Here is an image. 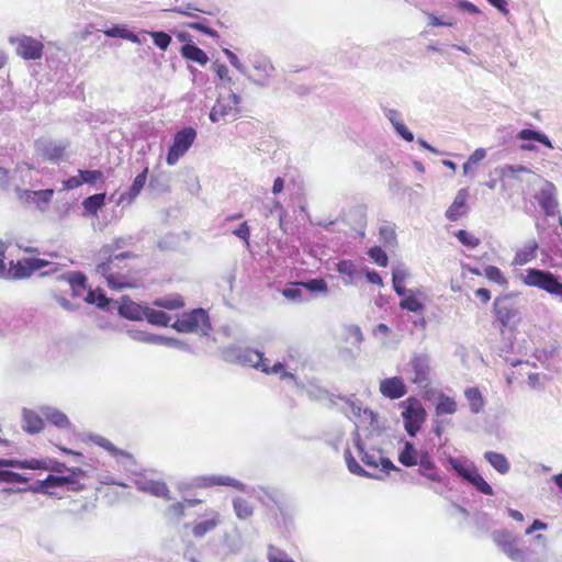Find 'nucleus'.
<instances>
[{"mask_svg": "<svg viewBox=\"0 0 562 562\" xmlns=\"http://www.w3.org/2000/svg\"><path fill=\"white\" fill-rule=\"evenodd\" d=\"M130 257V252H124L110 257L97 266V273L105 279L109 288L122 290L137 286V270L126 261Z\"/></svg>", "mask_w": 562, "mask_h": 562, "instance_id": "obj_1", "label": "nucleus"}, {"mask_svg": "<svg viewBox=\"0 0 562 562\" xmlns=\"http://www.w3.org/2000/svg\"><path fill=\"white\" fill-rule=\"evenodd\" d=\"M527 286L538 288L551 295L562 297V282L550 271L529 268L521 277Z\"/></svg>", "mask_w": 562, "mask_h": 562, "instance_id": "obj_2", "label": "nucleus"}, {"mask_svg": "<svg viewBox=\"0 0 562 562\" xmlns=\"http://www.w3.org/2000/svg\"><path fill=\"white\" fill-rule=\"evenodd\" d=\"M404 428L411 437H415L426 420V409L415 396H409L401 403Z\"/></svg>", "mask_w": 562, "mask_h": 562, "instance_id": "obj_3", "label": "nucleus"}, {"mask_svg": "<svg viewBox=\"0 0 562 562\" xmlns=\"http://www.w3.org/2000/svg\"><path fill=\"white\" fill-rule=\"evenodd\" d=\"M87 475V472L80 468H70L68 475H48L46 479L38 481V487H34L33 491L49 493L50 487H61L67 485L69 491L79 492L85 488V485L79 482V477Z\"/></svg>", "mask_w": 562, "mask_h": 562, "instance_id": "obj_4", "label": "nucleus"}, {"mask_svg": "<svg viewBox=\"0 0 562 562\" xmlns=\"http://www.w3.org/2000/svg\"><path fill=\"white\" fill-rule=\"evenodd\" d=\"M50 260L43 258H23L16 261H10L9 268L4 263V272L0 277L9 278L13 280L27 279L33 276L36 271L49 266Z\"/></svg>", "mask_w": 562, "mask_h": 562, "instance_id": "obj_5", "label": "nucleus"}, {"mask_svg": "<svg viewBox=\"0 0 562 562\" xmlns=\"http://www.w3.org/2000/svg\"><path fill=\"white\" fill-rule=\"evenodd\" d=\"M196 138V132L193 127H184L178 131L172 139V144L168 149L166 161L169 166H173L186 155Z\"/></svg>", "mask_w": 562, "mask_h": 562, "instance_id": "obj_6", "label": "nucleus"}, {"mask_svg": "<svg viewBox=\"0 0 562 562\" xmlns=\"http://www.w3.org/2000/svg\"><path fill=\"white\" fill-rule=\"evenodd\" d=\"M209 315L203 308L183 313L171 327L179 333H194L209 327Z\"/></svg>", "mask_w": 562, "mask_h": 562, "instance_id": "obj_7", "label": "nucleus"}, {"mask_svg": "<svg viewBox=\"0 0 562 562\" xmlns=\"http://www.w3.org/2000/svg\"><path fill=\"white\" fill-rule=\"evenodd\" d=\"M240 98L238 94L231 92L227 97L216 100L213 105L210 120L212 122L226 121L227 119H236L239 114Z\"/></svg>", "mask_w": 562, "mask_h": 562, "instance_id": "obj_8", "label": "nucleus"}, {"mask_svg": "<svg viewBox=\"0 0 562 562\" xmlns=\"http://www.w3.org/2000/svg\"><path fill=\"white\" fill-rule=\"evenodd\" d=\"M493 310L497 321L504 327L518 318L519 315V308L514 300L513 293H506L497 296L494 300Z\"/></svg>", "mask_w": 562, "mask_h": 562, "instance_id": "obj_9", "label": "nucleus"}, {"mask_svg": "<svg viewBox=\"0 0 562 562\" xmlns=\"http://www.w3.org/2000/svg\"><path fill=\"white\" fill-rule=\"evenodd\" d=\"M493 540L513 561L527 562L526 551L518 547L517 538L512 532L507 530L495 531Z\"/></svg>", "mask_w": 562, "mask_h": 562, "instance_id": "obj_10", "label": "nucleus"}, {"mask_svg": "<svg viewBox=\"0 0 562 562\" xmlns=\"http://www.w3.org/2000/svg\"><path fill=\"white\" fill-rule=\"evenodd\" d=\"M10 42L15 45L16 54L23 59L35 60L43 55L44 45L36 38L23 35L11 38Z\"/></svg>", "mask_w": 562, "mask_h": 562, "instance_id": "obj_11", "label": "nucleus"}, {"mask_svg": "<svg viewBox=\"0 0 562 562\" xmlns=\"http://www.w3.org/2000/svg\"><path fill=\"white\" fill-rule=\"evenodd\" d=\"M356 447L359 451V457L361 461L372 470H381L383 472L389 473L391 470L398 469L392 463V461L387 458H383L379 451H367L364 450L360 440L356 442Z\"/></svg>", "mask_w": 562, "mask_h": 562, "instance_id": "obj_12", "label": "nucleus"}, {"mask_svg": "<svg viewBox=\"0 0 562 562\" xmlns=\"http://www.w3.org/2000/svg\"><path fill=\"white\" fill-rule=\"evenodd\" d=\"M379 390L384 397L398 400L407 393V387L400 376L381 380Z\"/></svg>", "mask_w": 562, "mask_h": 562, "instance_id": "obj_13", "label": "nucleus"}, {"mask_svg": "<svg viewBox=\"0 0 562 562\" xmlns=\"http://www.w3.org/2000/svg\"><path fill=\"white\" fill-rule=\"evenodd\" d=\"M205 519L199 522H195L192 526V535L195 538H202L209 532L216 529L222 524V518L218 512L209 509L205 513Z\"/></svg>", "mask_w": 562, "mask_h": 562, "instance_id": "obj_14", "label": "nucleus"}, {"mask_svg": "<svg viewBox=\"0 0 562 562\" xmlns=\"http://www.w3.org/2000/svg\"><path fill=\"white\" fill-rule=\"evenodd\" d=\"M413 371L412 382L419 386H427L429 382V364L424 356H415L411 360Z\"/></svg>", "mask_w": 562, "mask_h": 562, "instance_id": "obj_15", "label": "nucleus"}, {"mask_svg": "<svg viewBox=\"0 0 562 562\" xmlns=\"http://www.w3.org/2000/svg\"><path fill=\"white\" fill-rule=\"evenodd\" d=\"M23 469L27 470H43V471H49V472H64L68 471L69 469L66 467L65 463L55 460V459H29L23 460Z\"/></svg>", "mask_w": 562, "mask_h": 562, "instance_id": "obj_16", "label": "nucleus"}, {"mask_svg": "<svg viewBox=\"0 0 562 562\" xmlns=\"http://www.w3.org/2000/svg\"><path fill=\"white\" fill-rule=\"evenodd\" d=\"M469 198L468 189H460L449 209L446 211V217L449 221H457L461 216L465 215L468 211L467 201Z\"/></svg>", "mask_w": 562, "mask_h": 562, "instance_id": "obj_17", "label": "nucleus"}, {"mask_svg": "<svg viewBox=\"0 0 562 562\" xmlns=\"http://www.w3.org/2000/svg\"><path fill=\"white\" fill-rule=\"evenodd\" d=\"M417 464L419 465L418 471L423 476L427 477L432 482L441 481L437 467L427 451L420 452Z\"/></svg>", "mask_w": 562, "mask_h": 562, "instance_id": "obj_18", "label": "nucleus"}, {"mask_svg": "<svg viewBox=\"0 0 562 562\" xmlns=\"http://www.w3.org/2000/svg\"><path fill=\"white\" fill-rule=\"evenodd\" d=\"M251 356L256 358V361H254V368L261 370L266 374L280 373L282 376L292 375L284 371V366L281 362L269 366L268 359L263 357L262 352L255 350L251 352Z\"/></svg>", "mask_w": 562, "mask_h": 562, "instance_id": "obj_19", "label": "nucleus"}, {"mask_svg": "<svg viewBox=\"0 0 562 562\" xmlns=\"http://www.w3.org/2000/svg\"><path fill=\"white\" fill-rule=\"evenodd\" d=\"M181 56L188 60L205 66L209 63L207 54L195 44H184L180 49Z\"/></svg>", "mask_w": 562, "mask_h": 562, "instance_id": "obj_20", "label": "nucleus"}, {"mask_svg": "<svg viewBox=\"0 0 562 562\" xmlns=\"http://www.w3.org/2000/svg\"><path fill=\"white\" fill-rule=\"evenodd\" d=\"M61 278L70 285L74 296H80L87 290V277L81 272H68Z\"/></svg>", "mask_w": 562, "mask_h": 562, "instance_id": "obj_21", "label": "nucleus"}, {"mask_svg": "<svg viewBox=\"0 0 562 562\" xmlns=\"http://www.w3.org/2000/svg\"><path fill=\"white\" fill-rule=\"evenodd\" d=\"M41 155L49 161L60 160L66 153V145L48 142L41 146Z\"/></svg>", "mask_w": 562, "mask_h": 562, "instance_id": "obj_22", "label": "nucleus"}, {"mask_svg": "<svg viewBox=\"0 0 562 562\" xmlns=\"http://www.w3.org/2000/svg\"><path fill=\"white\" fill-rule=\"evenodd\" d=\"M458 411V404L454 398L441 393L438 396V403L435 407L436 417L443 415H453Z\"/></svg>", "mask_w": 562, "mask_h": 562, "instance_id": "obj_23", "label": "nucleus"}, {"mask_svg": "<svg viewBox=\"0 0 562 562\" xmlns=\"http://www.w3.org/2000/svg\"><path fill=\"white\" fill-rule=\"evenodd\" d=\"M419 454L412 442L405 441L403 449L398 453V461L404 467L411 468L417 464Z\"/></svg>", "mask_w": 562, "mask_h": 562, "instance_id": "obj_24", "label": "nucleus"}, {"mask_svg": "<svg viewBox=\"0 0 562 562\" xmlns=\"http://www.w3.org/2000/svg\"><path fill=\"white\" fill-rule=\"evenodd\" d=\"M23 420V429L27 434H37L44 428V420L38 414H36L33 411H24Z\"/></svg>", "mask_w": 562, "mask_h": 562, "instance_id": "obj_25", "label": "nucleus"}, {"mask_svg": "<svg viewBox=\"0 0 562 562\" xmlns=\"http://www.w3.org/2000/svg\"><path fill=\"white\" fill-rule=\"evenodd\" d=\"M538 202L547 215L555 214L559 204L551 189L541 190Z\"/></svg>", "mask_w": 562, "mask_h": 562, "instance_id": "obj_26", "label": "nucleus"}, {"mask_svg": "<svg viewBox=\"0 0 562 562\" xmlns=\"http://www.w3.org/2000/svg\"><path fill=\"white\" fill-rule=\"evenodd\" d=\"M484 458L498 473L506 474L509 471V462L504 454L486 451Z\"/></svg>", "mask_w": 562, "mask_h": 562, "instance_id": "obj_27", "label": "nucleus"}, {"mask_svg": "<svg viewBox=\"0 0 562 562\" xmlns=\"http://www.w3.org/2000/svg\"><path fill=\"white\" fill-rule=\"evenodd\" d=\"M153 304L157 307L176 311L184 306V300L180 294H172L169 296L156 299Z\"/></svg>", "mask_w": 562, "mask_h": 562, "instance_id": "obj_28", "label": "nucleus"}, {"mask_svg": "<svg viewBox=\"0 0 562 562\" xmlns=\"http://www.w3.org/2000/svg\"><path fill=\"white\" fill-rule=\"evenodd\" d=\"M537 248H538L537 243L532 241L525 248L517 250L514 256V259H513V265L524 266V265L530 262L536 257Z\"/></svg>", "mask_w": 562, "mask_h": 562, "instance_id": "obj_29", "label": "nucleus"}, {"mask_svg": "<svg viewBox=\"0 0 562 562\" xmlns=\"http://www.w3.org/2000/svg\"><path fill=\"white\" fill-rule=\"evenodd\" d=\"M120 313L128 319L142 321L144 319L145 307L135 302H128L121 305Z\"/></svg>", "mask_w": 562, "mask_h": 562, "instance_id": "obj_30", "label": "nucleus"}, {"mask_svg": "<svg viewBox=\"0 0 562 562\" xmlns=\"http://www.w3.org/2000/svg\"><path fill=\"white\" fill-rule=\"evenodd\" d=\"M144 318L151 325L166 327L169 325L170 316L158 310H154L150 307H145Z\"/></svg>", "mask_w": 562, "mask_h": 562, "instance_id": "obj_31", "label": "nucleus"}, {"mask_svg": "<svg viewBox=\"0 0 562 562\" xmlns=\"http://www.w3.org/2000/svg\"><path fill=\"white\" fill-rule=\"evenodd\" d=\"M517 137L522 140H537L550 149L553 148V145L549 137L546 134L538 131L524 128L517 134Z\"/></svg>", "mask_w": 562, "mask_h": 562, "instance_id": "obj_32", "label": "nucleus"}, {"mask_svg": "<svg viewBox=\"0 0 562 562\" xmlns=\"http://www.w3.org/2000/svg\"><path fill=\"white\" fill-rule=\"evenodd\" d=\"M464 395L473 413H479L482 411L484 406V400L477 387H470L465 390Z\"/></svg>", "mask_w": 562, "mask_h": 562, "instance_id": "obj_33", "label": "nucleus"}, {"mask_svg": "<svg viewBox=\"0 0 562 562\" xmlns=\"http://www.w3.org/2000/svg\"><path fill=\"white\" fill-rule=\"evenodd\" d=\"M467 482L472 484L480 493L484 495L491 496L494 494L492 486L483 479L476 469L472 471V474Z\"/></svg>", "mask_w": 562, "mask_h": 562, "instance_id": "obj_34", "label": "nucleus"}, {"mask_svg": "<svg viewBox=\"0 0 562 562\" xmlns=\"http://www.w3.org/2000/svg\"><path fill=\"white\" fill-rule=\"evenodd\" d=\"M105 203V193H98L86 198L82 202L85 210L91 214H97V212L104 205Z\"/></svg>", "mask_w": 562, "mask_h": 562, "instance_id": "obj_35", "label": "nucleus"}, {"mask_svg": "<svg viewBox=\"0 0 562 562\" xmlns=\"http://www.w3.org/2000/svg\"><path fill=\"white\" fill-rule=\"evenodd\" d=\"M484 276L491 281L501 286H507L508 280L502 272V270L496 266H486L484 268Z\"/></svg>", "mask_w": 562, "mask_h": 562, "instance_id": "obj_36", "label": "nucleus"}, {"mask_svg": "<svg viewBox=\"0 0 562 562\" xmlns=\"http://www.w3.org/2000/svg\"><path fill=\"white\" fill-rule=\"evenodd\" d=\"M148 171H149L148 167H145L144 170L139 175H137L136 178L134 179L132 186L128 189V193H127L131 200L135 199L143 190V188L146 183V180H147Z\"/></svg>", "mask_w": 562, "mask_h": 562, "instance_id": "obj_37", "label": "nucleus"}, {"mask_svg": "<svg viewBox=\"0 0 562 562\" xmlns=\"http://www.w3.org/2000/svg\"><path fill=\"white\" fill-rule=\"evenodd\" d=\"M146 490L154 496L161 497L167 501L171 499L170 490L165 482H150Z\"/></svg>", "mask_w": 562, "mask_h": 562, "instance_id": "obj_38", "label": "nucleus"}, {"mask_svg": "<svg viewBox=\"0 0 562 562\" xmlns=\"http://www.w3.org/2000/svg\"><path fill=\"white\" fill-rule=\"evenodd\" d=\"M85 300L90 304H95L99 307H105L109 304V299L103 293L102 290H91L87 291V295Z\"/></svg>", "mask_w": 562, "mask_h": 562, "instance_id": "obj_39", "label": "nucleus"}, {"mask_svg": "<svg viewBox=\"0 0 562 562\" xmlns=\"http://www.w3.org/2000/svg\"><path fill=\"white\" fill-rule=\"evenodd\" d=\"M212 70L217 76V78L226 86L233 85V79L229 76V69L228 67L220 61H214L212 65Z\"/></svg>", "mask_w": 562, "mask_h": 562, "instance_id": "obj_40", "label": "nucleus"}, {"mask_svg": "<svg viewBox=\"0 0 562 562\" xmlns=\"http://www.w3.org/2000/svg\"><path fill=\"white\" fill-rule=\"evenodd\" d=\"M449 463L453 468V470L464 480L468 481L470 475L472 474V471L475 470V467L473 465H467L464 462L456 459L450 458Z\"/></svg>", "mask_w": 562, "mask_h": 562, "instance_id": "obj_41", "label": "nucleus"}, {"mask_svg": "<svg viewBox=\"0 0 562 562\" xmlns=\"http://www.w3.org/2000/svg\"><path fill=\"white\" fill-rule=\"evenodd\" d=\"M380 239L389 246L396 245V232L395 226L391 224H386L380 227L379 229Z\"/></svg>", "mask_w": 562, "mask_h": 562, "instance_id": "obj_42", "label": "nucleus"}, {"mask_svg": "<svg viewBox=\"0 0 562 562\" xmlns=\"http://www.w3.org/2000/svg\"><path fill=\"white\" fill-rule=\"evenodd\" d=\"M456 237L462 245L472 249L476 248L481 243L479 237L474 236L465 229L458 231L456 233Z\"/></svg>", "mask_w": 562, "mask_h": 562, "instance_id": "obj_43", "label": "nucleus"}, {"mask_svg": "<svg viewBox=\"0 0 562 562\" xmlns=\"http://www.w3.org/2000/svg\"><path fill=\"white\" fill-rule=\"evenodd\" d=\"M47 420L59 427V428H68L70 426V420L68 417L60 411H52L46 415Z\"/></svg>", "mask_w": 562, "mask_h": 562, "instance_id": "obj_44", "label": "nucleus"}, {"mask_svg": "<svg viewBox=\"0 0 562 562\" xmlns=\"http://www.w3.org/2000/svg\"><path fill=\"white\" fill-rule=\"evenodd\" d=\"M234 509L238 518L246 519L252 515V507L244 498L234 501Z\"/></svg>", "mask_w": 562, "mask_h": 562, "instance_id": "obj_45", "label": "nucleus"}, {"mask_svg": "<svg viewBox=\"0 0 562 562\" xmlns=\"http://www.w3.org/2000/svg\"><path fill=\"white\" fill-rule=\"evenodd\" d=\"M348 470L358 475H370L368 472H366L360 464L356 461L355 457L352 456L351 451L349 449L345 450L344 453Z\"/></svg>", "mask_w": 562, "mask_h": 562, "instance_id": "obj_46", "label": "nucleus"}, {"mask_svg": "<svg viewBox=\"0 0 562 562\" xmlns=\"http://www.w3.org/2000/svg\"><path fill=\"white\" fill-rule=\"evenodd\" d=\"M368 255L380 267H386L389 263V258L385 251L379 246L371 247Z\"/></svg>", "mask_w": 562, "mask_h": 562, "instance_id": "obj_47", "label": "nucleus"}, {"mask_svg": "<svg viewBox=\"0 0 562 562\" xmlns=\"http://www.w3.org/2000/svg\"><path fill=\"white\" fill-rule=\"evenodd\" d=\"M97 445L105 449L108 452H110L114 457H126L130 458L131 454L124 450L117 449L110 440L106 438L100 437L97 440Z\"/></svg>", "mask_w": 562, "mask_h": 562, "instance_id": "obj_48", "label": "nucleus"}, {"mask_svg": "<svg viewBox=\"0 0 562 562\" xmlns=\"http://www.w3.org/2000/svg\"><path fill=\"white\" fill-rule=\"evenodd\" d=\"M97 445L105 449L108 452H110L114 457H126L130 458L131 454L124 450L117 449L110 440L106 438L100 437L97 440Z\"/></svg>", "mask_w": 562, "mask_h": 562, "instance_id": "obj_49", "label": "nucleus"}, {"mask_svg": "<svg viewBox=\"0 0 562 562\" xmlns=\"http://www.w3.org/2000/svg\"><path fill=\"white\" fill-rule=\"evenodd\" d=\"M154 44L162 50H166L171 43V36L165 32H150Z\"/></svg>", "mask_w": 562, "mask_h": 562, "instance_id": "obj_50", "label": "nucleus"}, {"mask_svg": "<svg viewBox=\"0 0 562 562\" xmlns=\"http://www.w3.org/2000/svg\"><path fill=\"white\" fill-rule=\"evenodd\" d=\"M27 477L13 471L0 470V482L5 483H26Z\"/></svg>", "mask_w": 562, "mask_h": 562, "instance_id": "obj_51", "label": "nucleus"}, {"mask_svg": "<svg viewBox=\"0 0 562 562\" xmlns=\"http://www.w3.org/2000/svg\"><path fill=\"white\" fill-rule=\"evenodd\" d=\"M268 560L269 562H295L284 551L273 546L268 548Z\"/></svg>", "mask_w": 562, "mask_h": 562, "instance_id": "obj_52", "label": "nucleus"}, {"mask_svg": "<svg viewBox=\"0 0 562 562\" xmlns=\"http://www.w3.org/2000/svg\"><path fill=\"white\" fill-rule=\"evenodd\" d=\"M82 183L94 184L103 180V172L101 170H79Z\"/></svg>", "mask_w": 562, "mask_h": 562, "instance_id": "obj_53", "label": "nucleus"}, {"mask_svg": "<svg viewBox=\"0 0 562 562\" xmlns=\"http://www.w3.org/2000/svg\"><path fill=\"white\" fill-rule=\"evenodd\" d=\"M530 172L525 166L518 165H506L502 168L501 175L503 178H516L519 173Z\"/></svg>", "mask_w": 562, "mask_h": 562, "instance_id": "obj_54", "label": "nucleus"}, {"mask_svg": "<svg viewBox=\"0 0 562 562\" xmlns=\"http://www.w3.org/2000/svg\"><path fill=\"white\" fill-rule=\"evenodd\" d=\"M188 27L192 29V30H195V31H199V32H202V33H204L206 35H210L212 37H218V33L215 30H213L210 26H207L206 21L204 19L195 21V22L188 23Z\"/></svg>", "mask_w": 562, "mask_h": 562, "instance_id": "obj_55", "label": "nucleus"}, {"mask_svg": "<svg viewBox=\"0 0 562 562\" xmlns=\"http://www.w3.org/2000/svg\"><path fill=\"white\" fill-rule=\"evenodd\" d=\"M400 306L403 308V310H407L409 312H420L423 311L424 308V305L420 301H418L416 297L414 296H407L405 299H403L400 303Z\"/></svg>", "mask_w": 562, "mask_h": 562, "instance_id": "obj_56", "label": "nucleus"}, {"mask_svg": "<svg viewBox=\"0 0 562 562\" xmlns=\"http://www.w3.org/2000/svg\"><path fill=\"white\" fill-rule=\"evenodd\" d=\"M297 284L306 288L310 291H319V292L327 291V284L323 279H312L306 282H300Z\"/></svg>", "mask_w": 562, "mask_h": 562, "instance_id": "obj_57", "label": "nucleus"}, {"mask_svg": "<svg viewBox=\"0 0 562 562\" xmlns=\"http://www.w3.org/2000/svg\"><path fill=\"white\" fill-rule=\"evenodd\" d=\"M187 505L184 501L171 504L168 507V514L175 519H181L186 515Z\"/></svg>", "mask_w": 562, "mask_h": 562, "instance_id": "obj_58", "label": "nucleus"}, {"mask_svg": "<svg viewBox=\"0 0 562 562\" xmlns=\"http://www.w3.org/2000/svg\"><path fill=\"white\" fill-rule=\"evenodd\" d=\"M171 11L176 12L178 14H181V15H187V16H192V18L196 16L194 12L210 13L209 11H205L203 9H199V8L194 7L191 3H188L184 7L175 8Z\"/></svg>", "mask_w": 562, "mask_h": 562, "instance_id": "obj_59", "label": "nucleus"}, {"mask_svg": "<svg viewBox=\"0 0 562 562\" xmlns=\"http://www.w3.org/2000/svg\"><path fill=\"white\" fill-rule=\"evenodd\" d=\"M337 271L341 274L352 277L356 273V266L351 260H341L337 265Z\"/></svg>", "mask_w": 562, "mask_h": 562, "instance_id": "obj_60", "label": "nucleus"}, {"mask_svg": "<svg viewBox=\"0 0 562 562\" xmlns=\"http://www.w3.org/2000/svg\"><path fill=\"white\" fill-rule=\"evenodd\" d=\"M233 234L249 245L250 228L247 222H243L235 231H233Z\"/></svg>", "mask_w": 562, "mask_h": 562, "instance_id": "obj_61", "label": "nucleus"}, {"mask_svg": "<svg viewBox=\"0 0 562 562\" xmlns=\"http://www.w3.org/2000/svg\"><path fill=\"white\" fill-rule=\"evenodd\" d=\"M32 194L37 198V201H41V202L47 204L50 202V200L54 195V190L45 189V190L32 191Z\"/></svg>", "mask_w": 562, "mask_h": 562, "instance_id": "obj_62", "label": "nucleus"}, {"mask_svg": "<svg viewBox=\"0 0 562 562\" xmlns=\"http://www.w3.org/2000/svg\"><path fill=\"white\" fill-rule=\"evenodd\" d=\"M394 127L396 132L407 142H412L414 139L413 133L405 126L403 122L394 123Z\"/></svg>", "mask_w": 562, "mask_h": 562, "instance_id": "obj_63", "label": "nucleus"}, {"mask_svg": "<svg viewBox=\"0 0 562 562\" xmlns=\"http://www.w3.org/2000/svg\"><path fill=\"white\" fill-rule=\"evenodd\" d=\"M63 183H64V189L72 190V189L79 188L82 184V180H81V177L80 178L70 177L69 179L65 180Z\"/></svg>", "mask_w": 562, "mask_h": 562, "instance_id": "obj_64", "label": "nucleus"}]
</instances>
